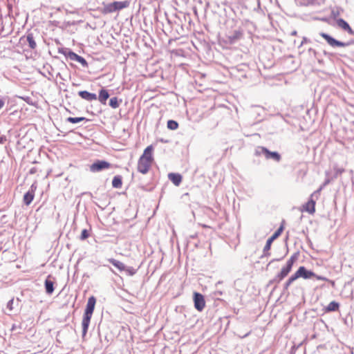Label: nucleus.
I'll list each match as a JSON object with an SVG mask.
<instances>
[{"label": "nucleus", "instance_id": "1", "mask_svg": "<svg viewBox=\"0 0 354 354\" xmlns=\"http://www.w3.org/2000/svg\"><path fill=\"white\" fill-rule=\"evenodd\" d=\"M96 304V298L94 296H91L88 297L87 304L86 305V308L84 309L82 321V338H84L87 332L89 327V324L91 322V319L92 317V315L93 313L95 306Z\"/></svg>", "mask_w": 354, "mask_h": 354}, {"label": "nucleus", "instance_id": "23", "mask_svg": "<svg viewBox=\"0 0 354 354\" xmlns=\"http://www.w3.org/2000/svg\"><path fill=\"white\" fill-rule=\"evenodd\" d=\"M34 197H35V194L34 193L30 192L28 191L26 192L24 194V197H23V203H24V204L27 205V206H28L32 202V201L34 199Z\"/></svg>", "mask_w": 354, "mask_h": 354}, {"label": "nucleus", "instance_id": "44", "mask_svg": "<svg viewBox=\"0 0 354 354\" xmlns=\"http://www.w3.org/2000/svg\"><path fill=\"white\" fill-rule=\"evenodd\" d=\"M323 54H324L325 56H327V57H331V56L333 55V53H328V52H327V51H326V50H324V51H323Z\"/></svg>", "mask_w": 354, "mask_h": 354}, {"label": "nucleus", "instance_id": "43", "mask_svg": "<svg viewBox=\"0 0 354 354\" xmlns=\"http://www.w3.org/2000/svg\"><path fill=\"white\" fill-rule=\"evenodd\" d=\"M331 15H332V16H333L334 18H336V17L339 15V12H338V11L333 10V11L331 12Z\"/></svg>", "mask_w": 354, "mask_h": 354}, {"label": "nucleus", "instance_id": "4", "mask_svg": "<svg viewBox=\"0 0 354 354\" xmlns=\"http://www.w3.org/2000/svg\"><path fill=\"white\" fill-rule=\"evenodd\" d=\"M319 35L322 38H324L326 40V41L327 42V44L333 48L346 47V46H348L351 44H353V41H350L348 42H343V41H339V40L336 39L335 38H334L333 37H332L331 35H330L329 34L323 32H320Z\"/></svg>", "mask_w": 354, "mask_h": 354}, {"label": "nucleus", "instance_id": "19", "mask_svg": "<svg viewBox=\"0 0 354 354\" xmlns=\"http://www.w3.org/2000/svg\"><path fill=\"white\" fill-rule=\"evenodd\" d=\"M169 180L176 186L180 185L182 182L183 177L178 173H169L168 174Z\"/></svg>", "mask_w": 354, "mask_h": 354}, {"label": "nucleus", "instance_id": "42", "mask_svg": "<svg viewBox=\"0 0 354 354\" xmlns=\"http://www.w3.org/2000/svg\"><path fill=\"white\" fill-rule=\"evenodd\" d=\"M37 172V168L36 167H32L30 170H29V174H35V173Z\"/></svg>", "mask_w": 354, "mask_h": 354}, {"label": "nucleus", "instance_id": "9", "mask_svg": "<svg viewBox=\"0 0 354 354\" xmlns=\"http://www.w3.org/2000/svg\"><path fill=\"white\" fill-rule=\"evenodd\" d=\"M283 230V224L281 223L279 228L272 234V235L267 239L265 245V250L267 251L270 250L272 242L281 234Z\"/></svg>", "mask_w": 354, "mask_h": 354}, {"label": "nucleus", "instance_id": "34", "mask_svg": "<svg viewBox=\"0 0 354 354\" xmlns=\"http://www.w3.org/2000/svg\"><path fill=\"white\" fill-rule=\"evenodd\" d=\"M250 333H251V330H248V331H247L245 333H243V332L238 331L236 335L239 338L243 339V338H245V337H248Z\"/></svg>", "mask_w": 354, "mask_h": 354}, {"label": "nucleus", "instance_id": "7", "mask_svg": "<svg viewBox=\"0 0 354 354\" xmlns=\"http://www.w3.org/2000/svg\"><path fill=\"white\" fill-rule=\"evenodd\" d=\"M243 30L241 28H239L232 32H230L226 37V41L230 44H234L239 40L243 38Z\"/></svg>", "mask_w": 354, "mask_h": 354}, {"label": "nucleus", "instance_id": "2", "mask_svg": "<svg viewBox=\"0 0 354 354\" xmlns=\"http://www.w3.org/2000/svg\"><path fill=\"white\" fill-rule=\"evenodd\" d=\"M254 155L257 156H263L266 159L272 160L277 162L281 160V156L278 151H272L263 146H259L255 149Z\"/></svg>", "mask_w": 354, "mask_h": 354}, {"label": "nucleus", "instance_id": "39", "mask_svg": "<svg viewBox=\"0 0 354 354\" xmlns=\"http://www.w3.org/2000/svg\"><path fill=\"white\" fill-rule=\"evenodd\" d=\"M37 189V185L36 183H34L31 185L28 192L34 193L35 192V190Z\"/></svg>", "mask_w": 354, "mask_h": 354}, {"label": "nucleus", "instance_id": "31", "mask_svg": "<svg viewBox=\"0 0 354 354\" xmlns=\"http://www.w3.org/2000/svg\"><path fill=\"white\" fill-rule=\"evenodd\" d=\"M292 270V268L288 266L286 264L281 268V271L279 272L282 277H286L288 274Z\"/></svg>", "mask_w": 354, "mask_h": 354}, {"label": "nucleus", "instance_id": "47", "mask_svg": "<svg viewBox=\"0 0 354 354\" xmlns=\"http://www.w3.org/2000/svg\"><path fill=\"white\" fill-rule=\"evenodd\" d=\"M5 102L3 100L0 98V109L4 106Z\"/></svg>", "mask_w": 354, "mask_h": 354}, {"label": "nucleus", "instance_id": "18", "mask_svg": "<svg viewBox=\"0 0 354 354\" xmlns=\"http://www.w3.org/2000/svg\"><path fill=\"white\" fill-rule=\"evenodd\" d=\"M315 201L310 198L307 203L303 205V209L309 214H314L315 212Z\"/></svg>", "mask_w": 354, "mask_h": 354}, {"label": "nucleus", "instance_id": "28", "mask_svg": "<svg viewBox=\"0 0 354 354\" xmlns=\"http://www.w3.org/2000/svg\"><path fill=\"white\" fill-rule=\"evenodd\" d=\"M299 256V252H295L290 259L287 261L286 265L290 268H292L294 263L297 261Z\"/></svg>", "mask_w": 354, "mask_h": 354}, {"label": "nucleus", "instance_id": "17", "mask_svg": "<svg viewBox=\"0 0 354 354\" xmlns=\"http://www.w3.org/2000/svg\"><path fill=\"white\" fill-rule=\"evenodd\" d=\"M69 59L80 63L84 68H87L88 66V64L85 58L77 55L73 51L72 54H71Z\"/></svg>", "mask_w": 354, "mask_h": 354}, {"label": "nucleus", "instance_id": "32", "mask_svg": "<svg viewBox=\"0 0 354 354\" xmlns=\"http://www.w3.org/2000/svg\"><path fill=\"white\" fill-rule=\"evenodd\" d=\"M138 270V268L126 266V269H124V271L128 276H133L137 272Z\"/></svg>", "mask_w": 354, "mask_h": 354}, {"label": "nucleus", "instance_id": "40", "mask_svg": "<svg viewBox=\"0 0 354 354\" xmlns=\"http://www.w3.org/2000/svg\"><path fill=\"white\" fill-rule=\"evenodd\" d=\"M270 250H265V247L263 248V255L261 256V257H268L270 255V252H269Z\"/></svg>", "mask_w": 354, "mask_h": 354}, {"label": "nucleus", "instance_id": "52", "mask_svg": "<svg viewBox=\"0 0 354 354\" xmlns=\"http://www.w3.org/2000/svg\"><path fill=\"white\" fill-rule=\"evenodd\" d=\"M247 23L248 24H250V25H253L252 22L250 21H247Z\"/></svg>", "mask_w": 354, "mask_h": 354}, {"label": "nucleus", "instance_id": "46", "mask_svg": "<svg viewBox=\"0 0 354 354\" xmlns=\"http://www.w3.org/2000/svg\"><path fill=\"white\" fill-rule=\"evenodd\" d=\"M223 295V292L221 290H216L214 292L215 296H218V295Z\"/></svg>", "mask_w": 354, "mask_h": 354}, {"label": "nucleus", "instance_id": "41", "mask_svg": "<svg viewBox=\"0 0 354 354\" xmlns=\"http://www.w3.org/2000/svg\"><path fill=\"white\" fill-rule=\"evenodd\" d=\"M6 141V137L5 136H0V145L3 144Z\"/></svg>", "mask_w": 354, "mask_h": 354}, {"label": "nucleus", "instance_id": "30", "mask_svg": "<svg viewBox=\"0 0 354 354\" xmlns=\"http://www.w3.org/2000/svg\"><path fill=\"white\" fill-rule=\"evenodd\" d=\"M178 123L174 120H169L167 123V127L170 130H176L178 128Z\"/></svg>", "mask_w": 354, "mask_h": 354}, {"label": "nucleus", "instance_id": "13", "mask_svg": "<svg viewBox=\"0 0 354 354\" xmlns=\"http://www.w3.org/2000/svg\"><path fill=\"white\" fill-rule=\"evenodd\" d=\"M20 41H24V43L26 41L28 46L31 49H35L37 46V44L32 32H28L26 36L20 39Z\"/></svg>", "mask_w": 354, "mask_h": 354}, {"label": "nucleus", "instance_id": "20", "mask_svg": "<svg viewBox=\"0 0 354 354\" xmlns=\"http://www.w3.org/2000/svg\"><path fill=\"white\" fill-rule=\"evenodd\" d=\"M339 303L336 301H330L326 306L324 308L325 313L336 312L339 308Z\"/></svg>", "mask_w": 354, "mask_h": 354}, {"label": "nucleus", "instance_id": "3", "mask_svg": "<svg viewBox=\"0 0 354 354\" xmlns=\"http://www.w3.org/2000/svg\"><path fill=\"white\" fill-rule=\"evenodd\" d=\"M129 5H130V1L128 0L122 1H115L113 2L108 3L107 5H105L103 8L102 12L104 14L114 12L116 11H119L120 10H122L124 8H126L129 7Z\"/></svg>", "mask_w": 354, "mask_h": 354}, {"label": "nucleus", "instance_id": "50", "mask_svg": "<svg viewBox=\"0 0 354 354\" xmlns=\"http://www.w3.org/2000/svg\"><path fill=\"white\" fill-rule=\"evenodd\" d=\"M297 30H293L290 33V35H292V36H295V35H297Z\"/></svg>", "mask_w": 354, "mask_h": 354}, {"label": "nucleus", "instance_id": "49", "mask_svg": "<svg viewBox=\"0 0 354 354\" xmlns=\"http://www.w3.org/2000/svg\"><path fill=\"white\" fill-rule=\"evenodd\" d=\"M159 141L162 143H167L168 142V140H165L164 138H160L159 139Z\"/></svg>", "mask_w": 354, "mask_h": 354}, {"label": "nucleus", "instance_id": "48", "mask_svg": "<svg viewBox=\"0 0 354 354\" xmlns=\"http://www.w3.org/2000/svg\"><path fill=\"white\" fill-rule=\"evenodd\" d=\"M315 59L317 60V62H318L319 64H323V63H324L323 59H319V55H317V58H315Z\"/></svg>", "mask_w": 354, "mask_h": 354}, {"label": "nucleus", "instance_id": "22", "mask_svg": "<svg viewBox=\"0 0 354 354\" xmlns=\"http://www.w3.org/2000/svg\"><path fill=\"white\" fill-rule=\"evenodd\" d=\"M108 261L111 263L114 267L118 269L120 271H124L126 269V266L121 261L115 259L113 258H111L108 259Z\"/></svg>", "mask_w": 354, "mask_h": 354}, {"label": "nucleus", "instance_id": "37", "mask_svg": "<svg viewBox=\"0 0 354 354\" xmlns=\"http://www.w3.org/2000/svg\"><path fill=\"white\" fill-rule=\"evenodd\" d=\"M313 277H315L319 281H328V279L326 278V277L321 276V275H317V274H316V276H314Z\"/></svg>", "mask_w": 354, "mask_h": 354}, {"label": "nucleus", "instance_id": "36", "mask_svg": "<svg viewBox=\"0 0 354 354\" xmlns=\"http://www.w3.org/2000/svg\"><path fill=\"white\" fill-rule=\"evenodd\" d=\"M13 304H14V299H11L10 300L8 301V302L7 303V308L12 311L14 308L13 307Z\"/></svg>", "mask_w": 354, "mask_h": 354}, {"label": "nucleus", "instance_id": "25", "mask_svg": "<svg viewBox=\"0 0 354 354\" xmlns=\"http://www.w3.org/2000/svg\"><path fill=\"white\" fill-rule=\"evenodd\" d=\"M285 277H282L279 273H278L272 279L270 280L268 286L274 284L273 290H275L277 288V285L279 284Z\"/></svg>", "mask_w": 354, "mask_h": 354}, {"label": "nucleus", "instance_id": "11", "mask_svg": "<svg viewBox=\"0 0 354 354\" xmlns=\"http://www.w3.org/2000/svg\"><path fill=\"white\" fill-rule=\"evenodd\" d=\"M336 24L343 30L347 32L350 35H354V30L351 28L348 23L342 18H338Z\"/></svg>", "mask_w": 354, "mask_h": 354}, {"label": "nucleus", "instance_id": "33", "mask_svg": "<svg viewBox=\"0 0 354 354\" xmlns=\"http://www.w3.org/2000/svg\"><path fill=\"white\" fill-rule=\"evenodd\" d=\"M89 236H90L89 231L88 230H86V229H84V230H82V231L81 232V234H80V239L81 241H84L87 238H88Z\"/></svg>", "mask_w": 354, "mask_h": 354}, {"label": "nucleus", "instance_id": "53", "mask_svg": "<svg viewBox=\"0 0 354 354\" xmlns=\"http://www.w3.org/2000/svg\"><path fill=\"white\" fill-rule=\"evenodd\" d=\"M221 283H222V281H218V282L216 283V285L217 286V285L221 284Z\"/></svg>", "mask_w": 354, "mask_h": 354}, {"label": "nucleus", "instance_id": "27", "mask_svg": "<svg viewBox=\"0 0 354 354\" xmlns=\"http://www.w3.org/2000/svg\"><path fill=\"white\" fill-rule=\"evenodd\" d=\"M66 121L72 124H77L82 121L88 122L89 120L85 117H68L66 118Z\"/></svg>", "mask_w": 354, "mask_h": 354}, {"label": "nucleus", "instance_id": "45", "mask_svg": "<svg viewBox=\"0 0 354 354\" xmlns=\"http://www.w3.org/2000/svg\"><path fill=\"white\" fill-rule=\"evenodd\" d=\"M283 258V257H281V258H279V259H272V260L269 262V263H268V266L270 265V264H271L272 262H274V261H281Z\"/></svg>", "mask_w": 354, "mask_h": 354}, {"label": "nucleus", "instance_id": "6", "mask_svg": "<svg viewBox=\"0 0 354 354\" xmlns=\"http://www.w3.org/2000/svg\"><path fill=\"white\" fill-rule=\"evenodd\" d=\"M193 301L194 308L199 312L203 311L205 306L204 296L200 292H194L193 294Z\"/></svg>", "mask_w": 354, "mask_h": 354}, {"label": "nucleus", "instance_id": "35", "mask_svg": "<svg viewBox=\"0 0 354 354\" xmlns=\"http://www.w3.org/2000/svg\"><path fill=\"white\" fill-rule=\"evenodd\" d=\"M308 51L310 55H313L315 58H317V55H319V54L313 48H309L308 49Z\"/></svg>", "mask_w": 354, "mask_h": 354}, {"label": "nucleus", "instance_id": "51", "mask_svg": "<svg viewBox=\"0 0 354 354\" xmlns=\"http://www.w3.org/2000/svg\"><path fill=\"white\" fill-rule=\"evenodd\" d=\"M197 236H198V235H197V234H196V233H195V234H192V235H190V238H191V239H195V238H196V237H197Z\"/></svg>", "mask_w": 354, "mask_h": 354}, {"label": "nucleus", "instance_id": "10", "mask_svg": "<svg viewBox=\"0 0 354 354\" xmlns=\"http://www.w3.org/2000/svg\"><path fill=\"white\" fill-rule=\"evenodd\" d=\"M55 277L51 274H48L44 281L45 291L47 295H52L55 290Z\"/></svg>", "mask_w": 354, "mask_h": 354}, {"label": "nucleus", "instance_id": "24", "mask_svg": "<svg viewBox=\"0 0 354 354\" xmlns=\"http://www.w3.org/2000/svg\"><path fill=\"white\" fill-rule=\"evenodd\" d=\"M112 187L115 189H120L122 185V177L120 175H116L112 180Z\"/></svg>", "mask_w": 354, "mask_h": 354}, {"label": "nucleus", "instance_id": "8", "mask_svg": "<svg viewBox=\"0 0 354 354\" xmlns=\"http://www.w3.org/2000/svg\"><path fill=\"white\" fill-rule=\"evenodd\" d=\"M295 272L298 279L303 278L304 279H309L313 278L314 276H316V274L313 271L308 270L304 266L299 267L298 270Z\"/></svg>", "mask_w": 354, "mask_h": 354}, {"label": "nucleus", "instance_id": "14", "mask_svg": "<svg viewBox=\"0 0 354 354\" xmlns=\"http://www.w3.org/2000/svg\"><path fill=\"white\" fill-rule=\"evenodd\" d=\"M153 145H149L147 147L142 155L140 157V158H142V160H145L147 161H149L150 162H153Z\"/></svg>", "mask_w": 354, "mask_h": 354}, {"label": "nucleus", "instance_id": "21", "mask_svg": "<svg viewBox=\"0 0 354 354\" xmlns=\"http://www.w3.org/2000/svg\"><path fill=\"white\" fill-rule=\"evenodd\" d=\"M298 279V277H297L296 272H295L293 274H292L288 280L284 283L283 287V292H286L288 290L289 287L290 285L297 279Z\"/></svg>", "mask_w": 354, "mask_h": 354}, {"label": "nucleus", "instance_id": "15", "mask_svg": "<svg viewBox=\"0 0 354 354\" xmlns=\"http://www.w3.org/2000/svg\"><path fill=\"white\" fill-rule=\"evenodd\" d=\"M77 94L82 99L88 102L96 100L97 98V95L95 93L87 91H80Z\"/></svg>", "mask_w": 354, "mask_h": 354}, {"label": "nucleus", "instance_id": "38", "mask_svg": "<svg viewBox=\"0 0 354 354\" xmlns=\"http://www.w3.org/2000/svg\"><path fill=\"white\" fill-rule=\"evenodd\" d=\"M310 42H311L310 39H309L308 38H307L306 37H304L300 45L298 47L300 48L304 44L310 43Z\"/></svg>", "mask_w": 354, "mask_h": 354}, {"label": "nucleus", "instance_id": "12", "mask_svg": "<svg viewBox=\"0 0 354 354\" xmlns=\"http://www.w3.org/2000/svg\"><path fill=\"white\" fill-rule=\"evenodd\" d=\"M151 164L152 163L149 161L139 158L138 162V171L142 174H145L149 171Z\"/></svg>", "mask_w": 354, "mask_h": 354}, {"label": "nucleus", "instance_id": "26", "mask_svg": "<svg viewBox=\"0 0 354 354\" xmlns=\"http://www.w3.org/2000/svg\"><path fill=\"white\" fill-rule=\"evenodd\" d=\"M122 102V99H119L118 97H113L109 100V104L112 109H117L120 106Z\"/></svg>", "mask_w": 354, "mask_h": 354}, {"label": "nucleus", "instance_id": "29", "mask_svg": "<svg viewBox=\"0 0 354 354\" xmlns=\"http://www.w3.org/2000/svg\"><path fill=\"white\" fill-rule=\"evenodd\" d=\"M58 53L64 55L66 59H69L73 50L71 48L62 47L58 48Z\"/></svg>", "mask_w": 354, "mask_h": 354}, {"label": "nucleus", "instance_id": "5", "mask_svg": "<svg viewBox=\"0 0 354 354\" xmlns=\"http://www.w3.org/2000/svg\"><path fill=\"white\" fill-rule=\"evenodd\" d=\"M112 167V165L105 160H96L90 165L91 172H100Z\"/></svg>", "mask_w": 354, "mask_h": 354}, {"label": "nucleus", "instance_id": "16", "mask_svg": "<svg viewBox=\"0 0 354 354\" xmlns=\"http://www.w3.org/2000/svg\"><path fill=\"white\" fill-rule=\"evenodd\" d=\"M110 94L109 91L104 88L99 90L98 96L97 100L102 104H106V101L109 98Z\"/></svg>", "mask_w": 354, "mask_h": 354}]
</instances>
